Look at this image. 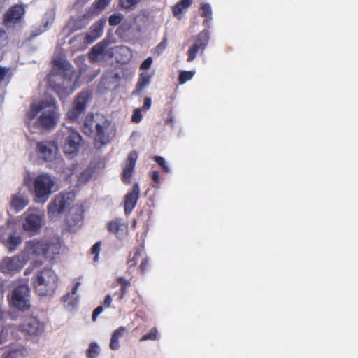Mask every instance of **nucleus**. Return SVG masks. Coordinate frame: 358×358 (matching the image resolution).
<instances>
[{"mask_svg": "<svg viewBox=\"0 0 358 358\" xmlns=\"http://www.w3.org/2000/svg\"><path fill=\"white\" fill-rule=\"evenodd\" d=\"M61 248V239L58 236H54L50 239L33 240L26 243L23 252V257L14 256L5 257L0 262V271L3 273L10 272L21 269L26 261L37 258L40 256L52 260L56 255L59 253Z\"/></svg>", "mask_w": 358, "mask_h": 358, "instance_id": "obj_1", "label": "nucleus"}, {"mask_svg": "<svg viewBox=\"0 0 358 358\" xmlns=\"http://www.w3.org/2000/svg\"><path fill=\"white\" fill-rule=\"evenodd\" d=\"M53 71L48 78L50 86L58 93L60 91L71 93L75 88L74 80L77 76L74 75L70 63L63 59H55Z\"/></svg>", "mask_w": 358, "mask_h": 358, "instance_id": "obj_2", "label": "nucleus"}, {"mask_svg": "<svg viewBox=\"0 0 358 358\" xmlns=\"http://www.w3.org/2000/svg\"><path fill=\"white\" fill-rule=\"evenodd\" d=\"M39 113L38 123L42 128L52 129L57 124L60 115L54 99L33 103L27 113V117L32 120Z\"/></svg>", "mask_w": 358, "mask_h": 358, "instance_id": "obj_3", "label": "nucleus"}, {"mask_svg": "<svg viewBox=\"0 0 358 358\" xmlns=\"http://www.w3.org/2000/svg\"><path fill=\"white\" fill-rule=\"evenodd\" d=\"M84 132L88 134L96 130L97 139L101 144L109 143L115 135V128L104 115L94 114L87 115L84 121Z\"/></svg>", "mask_w": 358, "mask_h": 358, "instance_id": "obj_4", "label": "nucleus"}, {"mask_svg": "<svg viewBox=\"0 0 358 358\" xmlns=\"http://www.w3.org/2000/svg\"><path fill=\"white\" fill-rule=\"evenodd\" d=\"M32 285L38 295L51 296L57 287L58 276L52 268H44L34 275Z\"/></svg>", "mask_w": 358, "mask_h": 358, "instance_id": "obj_5", "label": "nucleus"}, {"mask_svg": "<svg viewBox=\"0 0 358 358\" xmlns=\"http://www.w3.org/2000/svg\"><path fill=\"white\" fill-rule=\"evenodd\" d=\"M56 182L51 175L41 173L36 176L33 180V188L36 203L46 202L50 196L54 192Z\"/></svg>", "mask_w": 358, "mask_h": 358, "instance_id": "obj_6", "label": "nucleus"}, {"mask_svg": "<svg viewBox=\"0 0 358 358\" xmlns=\"http://www.w3.org/2000/svg\"><path fill=\"white\" fill-rule=\"evenodd\" d=\"M57 139L60 141L65 153L73 154L78 150L81 136L73 129L64 127L58 134Z\"/></svg>", "mask_w": 358, "mask_h": 358, "instance_id": "obj_7", "label": "nucleus"}, {"mask_svg": "<svg viewBox=\"0 0 358 358\" xmlns=\"http://www.w3.org/2000/svg\"><path fill=\"white\" fill-rule=\"evenodd\" d=\"M75 200L73 192H61L57 194L48 206V213L55 217L62 213Z\"/></svg>", "mask_w": 358, "mask_h": 358, "instance_id": "obj_8", "label": "nucleus"}, {"mask_svg": "<svg viewBox=\"0 0 358 358\" xmlns=\"http://www.w3.org/2000/svg\"><path fill=\"white\" fill-rule=\"evenodd\" d=\"M29 288L27 286H18L12 293L11 303L17 309L21 310L29 308Z\"/></svg>", "mask_w": 358, "mask_h": 358, "instance_id": "obj_9", "label": "nucleus"}, {"mask_svg": "<svg viewBox=\"0 0 358 358\" xmlns=\"http://www.w3.org/2000/svg\"><path fill=\"white\" fill-rule=\"evenodd\" d=\"M89 97L90 94L87 92H83L79 94L75 101L72 108L67 113V117L70 120H76L85 110Z\"/></svg>", "mask_w": 358, "mask_h": 358, "instance_id": "obj_10", "label": "nucleus"}, {"mask_svg": "<svg viewBox=\"0 0 358 358\" xmlns=\"http://www.w3.org/2000/svg\"><path fill=\"white\" fill-rule=\"evenodd\" d=\"M19 329L29 335H38L43 331L44 325L37 317L30 316L24 320Z\"/></svg>", "mask_w": 358, "mask_h": 358, "instance_id": "obj_11", "label": "nucleus"}, {"mask_svg": "<svg viewBox=\"0 0 358 358\" xmlns=\"http://www.w3.org/2000/svg\"><path fill=\"white\" fill-rule=\"evenodd\" d=\"M37 150L40 157L45 161H52L57 157V146L54 142H40L37 144Z\"/></svg>", "mask_w": 358, "mask_h": 358, "instance_id": "obj_12", "label": "nucleus"}, {"mask_svg": "<svg viewBox=\"0 0 358 358\" xmlns=\"http://www.w3.org/2000/svg\"><path fill=\"white\" fill-rule=\"evenodd\" d=\"M140 189L138 183H136L131 192L125 195L124 209L127 214L130 213L135 208L139 198Z\"/></svg>", "mask_w": 358, "mask_h": 358, "instance_id": "obj_13", "label": "nucleus"}, {"mask_svg": "<svg viewBox=\"0 0 358 358\" xmlns=\"http://www.w3.org/2000/svg\"><path fill=\"white\" fill-rule=\"evenodd\" d=\"M24 8L21 5H15L11 7L5 14L4 21L6 25L11 23H16L23 16Z\"/></svg>", "mask_w": 358, "mask_h": 358, "instance_id": "obj_14", "label": "nucleus"}, {"mask_svg": "<svg viewBox=\"0 0 358 358\" xmlns=\"http://www.w3.org/2000/svg\"><path fill=\"white\" fill-rule=\"evenodd\" d=\"M29 199L27 194L20 192L14 194L11 196L10 208L16 212H19L27 206Z\"/></svg>", "mask_w": 358, "mask_h": 358, "instance_id": "obj_15", "label": "nucleus"}, {"mask_svg": "<svg viewBox=\"0 0 358 358\" xmlns=\"http://www.w3.org/2000/svg\"><path fill=\"white\" fill-rule=\"evenodd\" d=\"M26 224H41L45 218L43 210L29 208L24 214Z\"/></svg>", "mask_w": 358, "mask_h": 358, "instance_id": "obj_16", "label": "nucleus"}, {"mask_svg": "<svg viewBox=\"0 0 358 358\" xmlns=\"http://www.w3.org/2000/svg\"><path fill=\"white\" fill-rule=\"evenodd\" d=\"M138 155L136 152H131L127 159L126 163L123 168L122 179L124 182H129L135 168V164Z\"/></svg>", "mask_w": 358, "mask_h": 358, "instance_id": "obj_17", "label": "nucleus"}, {"mask_svg": "<svg viewBox=\"0 0 358 358\" xmlns=\"http://www.w3.org/2000/svg\"><path fill=\"white\" fill-rule=\"evenodd\" d=\"M105 24L106 20L103 19L99 20L93 24L90 28V32L86 34L85 41L88 43H91L99 38L102 34Z\"/></svg>", "mask_w": 358, "mask_h": 358, "instance_id": "obj_18", "label": "nucleus"}, {"mask_svg": "<svg viewBox=\"0 0 358 358\" xmlns=\"http://www.w3.org/2000/svg\"><path fill=\"white\" fill-rule=\"evenodd\" d=\"M22 242V237L15 231L8 234V238L3 241V244L10 252H14L17 246Z\"/></svg>", "mask_w": 358, "mask_h": 358, "instance_id": "obj_19", "label": "nucleus"}, {"mask_svg": "<svg viewBox=\"0 0 358 358\" xmlns=\"http://www.w3.org/2000/svg\"><path fill=\"white\" fill-rule=\"evenodd\" d=\"M107 45L108 43L105 41L100 42L94 45L90 53V57L91 60L97 62L103 59L105 56V52Z\"/></svg>", "mask_w": 358, "mask_h": 358, "instance_id": "obj_20", "label": "nucleus"}, {"mask_svg": "<svg viewBox=\"0 0 358 358\" xmlns=\"http://www.w3.org/2000/svg\"><path fill=\"white\" fill-rule=\"evenodd\" d=\"M127 332V329L124 327H119L114 331L111 336L110 341V348L113 350H117L120 348V338L122 337Z\"/></svg>", "mask_w": 358, "mask_h": 358, "instance_id": "obj_21", "label": "nucleus"}, {"mask_svg": "<svg viewBox=\"0 0 358 358\" xmlns=\"http://www.w3.org/2000/svg\"><path fill=\"white\" fill-rule=\"evenodd\" d=\"M192 3V0H182L177 3L173 7V14L178 19H181V14Z\"/></svg>", "mask_w": 358, "mask_h": 358, "instance_id": "obj_22", "label": "nucleus"}, {"mask_svg": "<svg viewBox=\"0 0 358 358\" xmlns=\"http://www.w3.org/2000/svg\"><path fill=\"white\" fill-rule=\"evenodd\" d=\"M108 229L119 239L124 238L128 234L127 225H108Z\"/></svg>", "mask_w": 358, "mask_h": 358, "instance_id": "obj_23", "label": "nucleus"}, {"mask_svg": "<svg viewBox=\"0 0 358 358\" xmlns=\"http://www.w3.org/2000/svg\"><path fill=\"white\" fill-rule=\"evenodd\" d=\"M143 252V248L138 247L134 249L133 252L130 253L127 261V264L129 268L136 266L138 259L142 255Z\"/></svg>", "mask_w": 358, "mask_h": 358, "instance_id": "obj_24", "label": "nucleus"}, {"mask_svg": "<svg viewBox=\"0 0 358 358\" xmlns=\"http://www.w3.org/2000/svg\"><path fill=\"white\" fill-rule=\"evenodd\" d=\"M150 76L148 73H142L136 84V92H141L150 84Z\"/></svg>", "mask_w": 358, "mask_h": 358, "instance_id": "obj_25", "label": "nucleus"}, {"mask_svg": "<svg viewBox=\"0 0 358 358\" xmlns=\"http://www.w3.org/2000/svg\"><path fill=\"white\" fill-rule=\"evenodd\" d=\"M100 352V349L96 342H92L87 350L86 355L88 358H95Z\"/></svg>", "mask_w": 358, "mask_h": 358, "instance_id": "obj_26", "label": "nucleus"}, {"mask_svg": "<svg viewBox=\"0 0 358 358\" xmlns=\"http://www.w3.org/2000/svg\"><path fill=\"white\" fill-rule=\"evenodd\" d=\"M143 1V0H120V5L124 9L131 10Z\"/></svg>", "mask_w": 358, "mask_h": 358, "instance_id": "obj_27", "label": "nucleus"}, {"mask_svg": "<svg viewBox=\"0 0 358 358\" xmlns=\"http://www.w3.org/2000/svg\"><path fill=\"white\" fill-rule=\"evenodd\" d=\"M158 339V331L156 327L152 328L147 334H144L140 339L141 341L147 340L155 341Z\"/></svg>", "mask_w": 358, "mask_h": 358, "instance_id": "obj_28", "label": "nucleus"}, {"mask_svg": "<svg viewBox=\"0 0 358 358\" xmlns=\"http://www.w3.org/2000/svg\"><path fill=\"white\" fill-rule=\"evenodd\" d=\"M208 31L204 30L199 34L196 43H199V45L201 47V49L203 50L208 41Z\"/></svg>", "mask_w": 358, "mask_h": 358, "instance_id": "obj_29", "label": "nucleus"}, {"mask_svg": "<svg viewBox=\"0 0 358 358\" xmlns=\"http://www.w3.org/2000/svg\"><path fill=\"white\" fill-rule=\"evenodd\" d=\"M124 18V15L121 13H115L109 17L108 22L110 26H116L119 24Z\"/></svg>", "mask_w": 358, "mask_h": 358, "instance_id": "obj_30", "label": "nucleus"}, {"mask_svg": "<svg viewBox=\"0 0 358 358\" xmlns=\"http://www.w3.org/2000/svg\"><path fill=\"white\" fill-rule=\"evenodd\" d=\"M194 74V71H182L179 75V82L180 84H184L188 80H190Z\"/></svg>", "mask_w": 358, "mask_h": 358, "instance_id": "obj_31", "label": "nucleus"}, {"mask_svg": "<svg viewBox=\"0 0 358 358\" xmlns=\"http://www.w3.org/2000/svg\"><path fill=\"white\" fill-rule=\"evenodd\" d=\"M150 267V264L149 257H145L142 259L138 267V270L140 271L141 273L143 275L149 270Z\"/></svg>", "mask_w": 358, "mask_h": 358, "instance_id": "obj_32", "label": "nucleus"}, {"mask_svg": "<svg viewBox=\"0 0 358 358\" xmlns=\"http://www.w3.org/2000/svg\"><path fill=\"white\" fill-rule=\"evenodd\" d=\"M201 49V47L199 45V43H196L192 47L188 50V59L189 62L192 61L196 56L198 50Z\"/></svg>", "mask_w": 358, "mask_h": 358, "instance_id": "obj_33", "label": "nucleus"}, {"mask_svg": "<svg viewBox=\"0 0 358 358\" xmlns=\"http://www.w3.org/2000/svg\"><path fill=\"white\" fill-rule=\"evenodd\" d=\"M201 11H202V16L206 17L205 22H206L208 20H211L212 18V13H211V8L209 4L204 3L201 6Z\"/></svg>", "mask_w": 358, "mask_h": 358, "instance_id": "obj_34", "label": "nucleus"}, {"mask_svg": "<svg viewBox=\"0 0 358 358\" xmlns=\"http://www.w3.org/2000/svg\"><path fill=\"white\" fill-rule=\"evenodd\" d=\"M42 225H22V228L25 231L31 232V236L34 235L41 229Z\"/></svg>", "mask_w": 358, "mask_h": 358, "instance_id": "obj_35", "label": "nucleus"}, {"mask_svg": "<svg viewBox=\"0 0 358 358\" xmlns=\"http://www.w3.org/2000/svg\"><path fill=\"white\" fill-rule=\"evenodd\" d=\"M101 250V241L95 243L92 248V253L94 255V261L96 262L99 259V254Z\"/></svg>", "mask_w": 358, "mask_h": 358, "instance_id": "obj_36", "label": "nucleus"}, {"mask_svg": "<svg viewBox=\"0 0 358 358\" xmlns=\"http://www.w3.org/2000/svg\"><path fill=\"white\" fill-rule=\"evenodd\" d=\"M54 20V13L52 11L48 12L45 14L43 22L45 27H47L49 24H52Z\"/></svg>", "mask_w": 358, "mask_h": 358, "instance_id": "obj_37", "label": "nucleus"}, {"mask_svg": "<svg viewBox=\"0 0 358 358\" xmlns=\"http://www.w3.org/2000/svg\"><path fill=\"white\" fill-rule=\"evenodd\" d=\"M110 1L111 0H97L94 3V6L96 8L102 10L108 6Z\"/></svg>", "mask_w": 358, "mask_h": 358, "instance_id": "obj_38", "label": "nucleus"}, {"mask_svg": "<svg viewBox=\"0 0 358 358\" xmlns=\"http://www.w3.org/2000/svg\"><path fill=\"white\" fill-rule=\"evenodd\" d=\"M155 162L163 169L166 172L169 171L168 166L166 165L164 159L160 156H156L155 157Z\"/></svg>", "mask_w": 358, "mask_h": 358, "instance_id": "obj_39", "label": "nucleus"}, {"mask_svg": "<svg viewBox=\"0 0 358 358\" xmlns=\"http://www.w3.org/2000/svg\"><path fill=\"white\" fill-rule=\"evenodd\" d=\"M142 119V115L140 108H136L132 115V121L134 122H139Z\"/></svg>", "mask_w": 358, "mask_h": 358, "instance_id": "obj_40", "label": "nucleus"}, {"mask_svg": "<svg viewBox=\"0 0 358 358\" xmlns=\"http://www.w3.org/2000/svg\"><path fill=\"white\" fill-rule=\"evenodd\" d=\"M167 45L166 39L164 38L157 47L155 52L157 55H160L166 48Z\"/></svg>", "mask_w": 358, "mask_h": 358, "instance_id": "obj_41", "label": "nucleus"}, {"mask_svg": "<svg viewBox=\"0 0 358 358\" xmlns=\"http://www.w3.org/2000/svg\"><path fill=\"white\" fill-rule=\"evenodd\" d=\"M8 36L4 30L0 29V48L6 43Z\"/></svg>", "mask_w": 358, "mask_h": 358, "instance_id": "obj_42", "label": "nucleus"}, {"mask_svg": "<svg viewBox=\"0 0 358 358\" xmlns=\"http://www.w3.org/2000/svg\"><path fill=\"white\" fill-rule=\"evenodd\" d=\"M103 308L102 306H99L98 307H96L92 313V320L95 321L96 320V317L103 312Z\"/></svg>", "mask_w": 358, "mask_h": 358, "instance_id": "obj_43", "label": "nucleus"}, {"mask_svg": "<svg viewBox=\"0 0 358 358\" xmlns=\"http://www.w3.org/2000/svg\"><path fill=\"white\" fill-rule=\"evenodd\" d=\"M152 62V59L151 57H148L146 59H145L143 63L141 65V68L142 69H148Z\"/></svg>", "mask_w": 358, "mask_h": 358, "instance_id": "obj_44", "label": "nucleus"}, {"mask_svg": "<svg viewBox=\"0 0 358 358\" xmlns=\"http://www.w3.org/2000/svg\"><path fill=\"white\" fill-rule=\"evenodd\" d=\"M117 282L121 287L123 286H130L131 283L129 280L125 279L124 277H119L117 278Z\"/></svg>", "mask_w": 358, "mask_h": 358, "instance_id": "obj_45", "label": "nucleus"}, {"mask_svg": "<svg viewBox=\"0 0 358 358\" xmlns=\"http://www.w3.org/2000/svg\"><path fill=\"white\" fill-rule=\"evenodd\" d=\"M20 352L17 350L9 351L4 355L3 358H17Z\"/></svg>", "mask_w": 358, "mask_h": 358, "instance_id": "obj_46", "label": "nucleus"}, {"mask_svg": "<svg viewBox=\"0 0 358 358\" xmlns=\"http://www.w3.org/2000/svg\"><path fill=\"white\" fill-rule=\"evenodd\" d=\"M151 103H152L151 99L149 98V97H146L144 99V103H143V109L148 110L150 108V106H151Z\"/></svg>", "mask_w": 358, "mask_h": 358, "instance_id": "obj_47", "label": "nucleus"}, {"mask_svg": "<svg viewBox=\"0 0 358 358\" xmlns=\"http://www.w3.org/2000/svg\"><path fill=\"white\" fill-rule=\"evenodd\" d=\"M129 287V286L121 287V288H120L121 293H120V295L119 296V300H122L124 297V296L126 295V294L127 292V288Z\"/></svg>", "mask_w": 358, "mask_h": 358, "instance_id": "obj_48", "label": "nucleus"}, {"mask_svg": "<svg viewBox=\"0 0 358 358\" xmlns=\"http://www.w3.org/2000/svg\"><path fill=\"white\" fill-rule=\"evenodd\" d=\"M8 70V69L0 67V82L4 79Z\"/></svg>", "mask_w": 358, "mask_h": 358, "instance_id": "obj_49", "label": "nucleus"}, {"mask_svg": "<svg viewBox=\"0 0 358 358\" xmlns=\"http://www.w3.org/2000/svg\"><path fill=\"white\" fill-rule=\"evenodd\" d=\"M111 302H112L111 296L110 295H107L104 299V306L106 307H109L111 304Z\"/></svg>", "mask_w": 358, "mask_h": 358, "instance_id": "obj_50", "label": "nucleus"}, {"mask_svg": "<svg viewBox=\"0 0 358 358\" xmlns=\"http://www.w3.org/2000/svg\"><path fill=\"white\" fill-rule=\"evenodd\" d=\"M8 313L4 311L0 306V320L3 321L6 318Z\"/></svg>", "mask_w": 358, "mask_h": 358, "instance_id": "obj_51", "label": "nucleus"}, {"mask_svg": "<svg viewBox=\"0 0 358 358\" xmlns=\"http://www.w3.org/2000/svg\"><path fill=\"white\" fill-rule=\"evenodd\" d=\"M152 179H153L155 182H158V181H159V173H158V172H157V171H154V172L152 173Z\"/></svg>", "mask_w": 358, "mask_h": 358, "instance_id": "obj_52", "label": "nucleus"}, {"mask_svg": "<svg viewBox=\"0 0 358 358\" xmlns=\"http://www.w3.org/2000/svg\"><path fill=\"white\" fill-rule=\"evenodd\" d=\"M4 292H5V289H4L3 282L0 278V293L3 294Z\"/></svg>", "mask_w": 358, "mask_h": 358, "instance_id": "obj_53", "label": "nucleus"}, {"mask_svg": "<svg viewBox=\"0 0 358 358\" xmlns=\"http://www.w3.org/2000/svg\"><path fill=\"white\" fill-rule=\"evenodd\" d=\"M79 285H80V283H79V282H77V283H76V285L73 286V289H72V290H71V293H72L73 294H75L76 293L77 289H78V286H79Z\"/></svg>", "mask_w": 358, "mask_h": 358, "instance_id": "obj_54", "label": "nucleus"}, {"mask_svg": "<svg viewBox=\"0 0 358 358\" xmlns=\"http://www.w3.org/2000/svg\"><path fill=\"white\" fill-rule=\"evenodd\" d=\"M120 50H121L123 53L129 52V48H127V47H122V48H120Z\"/></svg>", "mask_w": 358, "mask_h": 358, "instance_id": "obj_55", "label": "nucleus"}, {"mask_svg": "<svg viewBox=\"0 0 358 358\" xmlns=\"http://www.w3.org/2000/svg\"><path fill=\"white\" fill-rule=\"evenodd\" d=\"M7 229H8V227H1L0 228V236L2 234V233H4Z\"/></svg>", "mask_w": 358, "mask_h": 358, "instance_id": "obj_56", "label": "nucleus"}, {"mask_svg": "<svg viewBox=\"0 0 358 358\" xmlns=\"http://www.w3.org/2000/svg\"><path fill=\"white\" fill-rule=\"evenodd\" d=\"M82 220V214H79L76 220H75L76 222H80Z\"/></svg>", "mask_w": 358, "mask_h": 358, "instance_id": "obj_57", "label": "nucleus"}, {"mask_svg": "<svg viewBox=\"0 0 358 358\" xmlns=\"http://www.w3.org/2000/svg\"><path fill=\"white\" fill-rule=\"evenodd\" d=\"M2 335H3V331H1V334H0V343L3 342V341H2Z\"/></svg>", "mask_w": 358, "mask_h": 358, "instance_id": "obj_58", "label": "nucleus"}]
</instances>
